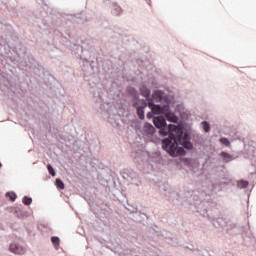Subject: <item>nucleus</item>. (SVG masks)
Returning a JSON list of instances; mask_svg holds the SVG:
<instances>
[{"mask_svg":"<svg viewBox=\"0 0 256 256\" xmlns=\"http://www.w3.org/2000/svg\"><path fill=\"white\" fill-rule=\"evenodd\" d=\"M155 127L160 129V135H169L162 141V148L167 151L171 157H179L185 155V149H193L189 134L183 133V128L170 124L167 127V122L163 116L155 117L153 120ZM181 145L182 147H180ZM185 147V149H183Z\"/></svg>","mask_w":256,"mask_h":256,"instance_id":"nucleus-1","label":"nucleus"},{"mask_svg":"<svg viewBox=\"0 0 256 256\" xmlns=\"http://www.w3.org/2000/svg\"><path fill=\"white\" fill-rule=\"evenodd\" d=\"M9 251L15 255H25L27 249L17 243H12L9 246Z\"/></svg>","mask_w":256,"mask_h":256,"instance_id":"nucleus-2","label":"nucleus"},{"mask_svg":"<svg viewBox=\"0 0 256 256\" xmlns=\"http://www.w3.org/2000/svg\"><path fill=\"white\" fill-rule=\"evenodd\" d=\"M148 107H150L152 113H154L155 115H161V113H164L165 112V109H168L169 107H164L162 108L161 106L159 105H155L153 104V102H149L148 103Z\"/></svg>","mask_w":256,"mask_h":256,"instance_id":"nucleus-3","label":"nucleus"},{"mask_svg":"<svg viewBox=\"0 0 256 256\" xmlns=\"http://www.w3.org/2000/svg\"><path fill=\"white\" fill-rule=\"evenodd\" d=\"M139 102L141 105H143V107H137V115L139 119H145V111L143 109L147 107V102H145V100H139Z\"/></svg>","mask_w":256,"mask_h":256,"instance_id":"nucleus-4","label":"nucleus"},{"mask_svg":"<svg viewBox=\"0 0 256 256\" xmlns=\"http://www.w3.org/2000/svg\"><path fill=\"white\" fill-rule=\"evenodd\" d=\"M143 132L145 135H153L155 133V127L149 123H145L143 127Z\"/></svg>","mask_w":256,"mask_h":256,"instance_id":"nucleus-5","label":"nucleus"},{"mask_svg":"<svg viewBox=\"0 0 256 256\" xmlns=\"http://www.w3.org/2000/svg\"><path fill=\"white\" fill-rule=\"evenodd\" d=\"M220 155H221V157H223V159H224V161H225L226 163H229V161H233V156L230 155V154L227 153V152H222V153H220Z\"/></svg>","mask_w":256,"mask_h":256,"instance_id":"nucleus-6","label":"nucleus"},{"mask_svg":"<svg viewBox=\"0 0 256 256\" xmlns=\"http://www.w3.org/2000/svg\"><path fill=\"white\" fill-rule=\"evenodd\" d=\"M166 118L172 123H177V116H175L173 113H167Z\"/></svg>","mask_w":256,"mask_h":256,"instance_id":"nucleus-7","label":"nucleus"},{"mask_svg":"<svg viewBox=\"0 0 256 256\" xmlns=\"http://www.w3.org/2000/svg\"><path fill=\"white\" fill-rule=\"evenodd\" d=\"M51 241H52V243H53L55 249H59V243H61V241L59 240V237L53 236V237L51 238Z\"/></svg>","mask_w":256,"mask_h":256,"instance_id":"nucleus-8","label":"nucleus"},{"mask_svg":"<svg viewBox=\"0 0 256 256\" xmlns=\"http://www.w3.org/2000/svg\"><path fill=\"white\" fill-rule=\"evenodd\" d=\"M238 187L240 189H246V187H249V182L247 180H241L238 182Z\"/></svg>","mask_w":256,"mask_h":256,"instance_id":"nucleus-9","label":"nucleus"},{"mask_svg":"<svg viewBox=\"0 0 256 256\" xmlns=\"http://www.w3.org/2000/svg\"><path fill=\"white\" fill-rule=\"evenodd\" d=\"M140 91H141V93H142V95H143V97H149V95H151V91H149V89H147V88H145V87H142L141 89H140Z\"/></svg>","mask_w":256,"mask_h":256,"instance_id":"nucleus-10","label":"nucleus"},{"mask_svg":"<svg viewBox=\"0 0 256 256\" xmlns=\"http://www.w3.org/2000/svg\"><path fill=\"white\" fill-rule=\"evenodd\" d=\"M56 187L58 189H65V184L63 183V181L61 179H56Z\"/></svg>","mask_w":256,"mask_h":256,"instance_id":"nucleus-11","label":"nucleus"},{"mask_svg":"<svg viewBox=\"0 0 256 256\" xmlns=\"http://www.w3.org/2000/svg\"><path fill=\"white\" fill-rule=\"evenodd\" d=\"M6 197H8L10 201H15V199H17V194H15L14 192H8L6 193Z\"/></svg>","mask_w":256,"mask_h":256,"instance_id":"nucleus-12","label":"nucleus"},{"mask_svg":"<svg viewBox=\"0 0 256 256\" xmlns=\"http://www.w3.org/2000/svg\"><path fill=\"white\" fill-rule=\"evenodd\" d=\"M202 126L206 133H209V131H211V127L209 126V123L204 121V122H202Z\"/></svg>","mask_w":256,"mask_h":256,"instance_id":"nucleus-13","label":"nucleus"},{"mask_svg":"<svg viewBox=\"0 0 256 256\" xmlns=\"http://www.w3.org/2000/svg\"><path fill=\"white\" fill-rule=\"evenodd\" d=\"M22 202L24 203V205H31V203H33V199L25 196L22 200Z\"/></svg>","mask_w":256,"mask_h":256,"instance_id":"nucleus-14","label":"nucleus"},{"mask_svg":"<svg viewBox=\"0 0 256 256\" xmlns=\"http://www.w3.org/2000/svg\"><path fill=\"white\" fill-rule=\"evenodd\" d=\"M220 142L222 143V145H225L226 147H229V145H231V142H229V139L227 138H221Z\"/></svg>","mask_w":256,"mask_h":256,"instance_id":"nucleus-15","label":"nucleus"},{"mask_svg":"<svg viewBox=\"0 0 256 256\" xmlns=\"http://www.w3.org/2000/svg\"><path fill=\"white\" fill-rule=\"evenodd\" d=\"M47 169H48L50 175H52V177H55V175H56L55 174V169H53V166H51V164L47 165Z\"/></svg>","mask_w":256,"mask_h":256,"instance_id":"nucleus-16","label":"nucleus"},{"mask_svg":"<svg viewBox=\"0 0 256 256\" xmlns=\"http://www.w3.org/2000/svg\"><path fill=\"white\" fill-rule=\"evenodd\" d=\"M154 96L158 97V99H161L163 97V94L161 93V91H155Z\"/></svg>","mask_w":256,"mask_h":256,"instance_id":"nucleus-17","label":"nucleus"},{"mask_svg":"<svg viewBox=\"0 0 256 256\" xmlns=\"http://www.w3.org/2000/svg\"><path fill=\"white\" fill-rule=\"evenodd\" d=\"M122 11L120 7L116 8V15H121Z\"/></svg>","mask_w":256,"mask_h":256,"instance_id":"nucleus-18","label":"nucleus"},{"mask_svg":"<svg viewBox=\"0 0 256 256\" xmlns=\"http://www.w3.org/2000/svg\"><path fill=\"white\" fill-rule=\"evenodd\" d=\"M151 117H153V115L151 114V112H149V113L147 114V118H148V119H151Z\"/></svg>","mask_w":256,"mask_h":256,"instance_id":"nucleus-19","label":"nucleus"}]
</instances>
